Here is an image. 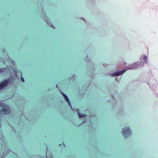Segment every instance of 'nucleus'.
Masks as SVG:
<instances>
[{
  "label": "nucleus",
  "instance_id": "6",
  "mask_svg": "<svg viewBox=\"0 0 158 158\" xmlns=\"http://www.w3.org/2000/svg\"><path fill=\"white\" fill-rule=\"evenodd\" d=\"M78 115L80 118L86 116V115L85 114H81L80 113H78Z\"/></svg>",
  "mask_w": 158,
  "mask_h": 158
},
{
  "label": "nucleus",
  "instance_id": "5",
  "mask_svg": "<svg viewBox=\"0 0 158 158\" xmlns=\"http://www.w3.org/2000/svg\"><path fill=\"white\" fill-rule=\"evenodd\" d=\"M62 94L64 96V98H65V100H66V102H68V104H69V105L70 106L72 107H71V104H70V101H69V98H68V97L65 94H64V93H62Z\"/></svg>",
  "mask_w": 158,
  "mask_h": 158
},
{
  "label": "nucleus",
  "instance_id": "2",
  "mask_svg": "<svg viewBox=\"0 0 158 158\" xmlns=\"http://www.w3.org/2000/svg\"><path fill=\"white\" fill-rule=\"evenodd\" d=\"M123 134L125 138H127L132 135L131 129L129 127H125L123 129Z\"/></svg>",
  "mask_w": 158,
  "mask_h": 158
},
{
  "label": "nucleus",
  "instance_id": "4",
  "mask_svg": "<svg viewBox=\"0 0 158 158\" xmlns=\"http://www.w3.org/2000/svg\"><path fill=\"white\" fill-rule=\"evenodd\" d=\"M126 70L123 69L118 72H116L113 73L111 74V75L112 76H119L123 73Z\"/></svg>",
  "mask_w": 158,
  "mask_h": 158
},
{
  "label": "nucleus",
  "instance_id": "1",
  "mask_svg": "<svg viewBox=\"0 0 158 158\" xmlns=\"http://www.w3.org/2000/svg\"><path fill=\"white\" fill-rule=\"evenodd\" d=\"M10 112V109L8 106L0 102V113L4 114H8Z\"/></svg>",
  "mask_w": 158,
  "mask_h": 158
},
{
  "label": "nucleus",
  "instance_id": "8",
  "mask_svg": "<svg viewBox=\"0 0 158 158\" xmlns=\"http://www.w3.org/2000/svg\"><path fill=\"white\" fill-rule=\"evenodd\" d=\"M3 71V69H0V73H2Z\"/></svg>",
  "mask_w": 158,
  "mask_h": 158
},
{
  "label": "nucleus",
  "instance_id": "7",
  "mask_svg": "<svg viewBox=\"0 0 158 158\" xmlns=\"http://www.w3.org/2000/svg\"><path fill=\"white\" fill-rule=\"evenodd\" d=\"M21 80H22V81L23 82H24V78L23 77H21Z\"/></svg>",
  "mask_w": 158,
  "mask_h": 158
},
{
  "label": "nucleus",
  "instance_id": "3",
  "mask_svg": "<svg viewBox=\"0 0 158 158\" xmlns=\"http://www.w3.org/2000/svg\"><path fill=\"white\" fill-rule=\"evenodd\" d=\"M9 83V80H6L2 81L0 84V89L6 86Z\"/></svg>",
  "mask_w": 158,
  "mask_h": 158
}]
</instances>
